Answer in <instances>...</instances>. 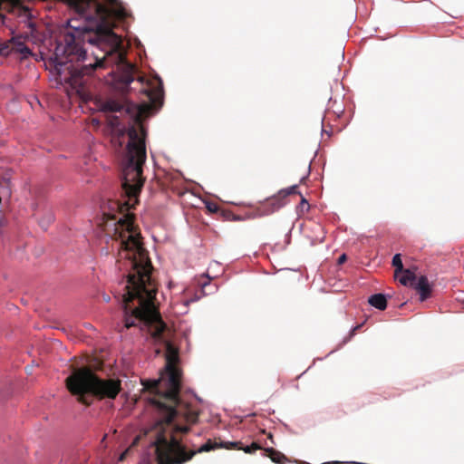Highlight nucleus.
Wrapping results in <instances>:
<instances>
[{"instance_id":"obj_1","label":"nucleus","mask_w":464,"mask_h":464,"mask_svg":"<svg viewBox=\"0 0 464 464\" xmlns=\"http://www.w3.org/2000/svg\"><path fill=\"white\" fill-rule=\"evenodd\" d=\"M140 92L148 101L135 104L126 99H107L101 102V110L106 112H125L133 119L135 125L128 129L129 141L122 161L121 188L126 197L124 201H111L109 211L103 210L99 223L102 231L111 239L119 241L121 255L128 259L131 271L128 275L126 294L123 295V325L119 330L139 326L149 328L152 336H162L166 324L154 304L157 294L156 284L151 278L152 265L140 241V234L134 225V215L130 212L139 203V196L144 186L143 166L147 159L146 136L142 125L144 118L152 110L163 103L162 82L157 85L144 82L140 76Z\"/></svg>"},{"instance_id":"obj_2","label":"nucleus","mask_w":464,"mask_h":464,"mask_svg":"<svg viewBox=\"0 0 464 464\" xmlns=\"http://www.w3.org/2000/svg\"><path fill=\"white\" fill-rule=\"evenodd\" d=\"M167 364L160 379L142 381L143 389L153 396L149 399L160 414V420L150 430L154 439L159 464H184L197 453L213 449L210 441L198 450H188L179 435L187 434L191 425L197 423L199 411L180 396L181 371L176 366L178 352L167 344Z\"/></svg>"},{"instance_id":"obj_3","label":"nucleus","mask_w":464,"mask_h":464,"mask_svg":"<svg viewBox=\"0 0 464 464\" xmlns=\"http://www.w3.org/2000/svg\"><path fill=\"white\" fill-rule=\"evenodd\" d=\"M65 383L68 391L77 397V401L86 406L93 402V398L114 400L121 391L119 379H102L89 367L74 369L66 378Z\"/></svg>"},{"instance_id":"obj_4","label":"nucleus","mask_w":464,"mask_h":464,"mask_svg":"<svg viewBox=\"0 0 464 464\" xmlns=\"http://www.w3.org/2000/svg\"><path fill=\"white\" fill-rule=\"evenodd\" d=\"M24 0H0V23L9 28L12 34L26 35L34 30L33 14L28 5L23 4Z\"/></svg>"},{"instance_id":"obj_5","label":"nucleus","mask_w":464,"mask_h":464,"mask_svg":"<svg viewBox=\"0 0 464 464\" xmlns=\"http://www.w3.org/2000/svg\"><path fill=\"white\" fill-rule=\"evenodd\" d=\"M12 53H18L23 58L32 54L30 49L20 39L13 37L9 41L0 44V56H8Z\"/></svg>"},{"instance_id":"obj_6","label":"nucleus","mask_w":464,"mask_h":464,"mask_svg":"<svg viewBox=\"0 0 464 464\" xmlns=\"http://www.w3.org/2000/svg\"><path fill=\"white\" fill-rule=\"evenodd\" d=\"M32 208L34 216L38 219L39 225L44 229H47L54 220L52 209L46 205L44 199H41L40 203L34 204Z\"/></svg>"},{"instance_id":"obj_7","label":"nucleus","mask_w":464,"mask_h":464,"mask_svg":"<svg viewBox=\"0 0 464 464\" xmlns=\"http://www.w3.org/2000/svg\"><path fill=\"white\" fill-rule=\"evenodd\" d=\"M413 287L418 291L420 294V301H425L430 296L431 294V287L428 281L427 276H421L419 277L418 281H415V284Z\"/></svg>"},{"instance_id":"obj_8","label":"nucleus","mask_w":464,"mask_h":464,"mask_svg":"<svg viewBox=\"0 0 464 464\" xmlns=\"http://www.w3.org/2000/svg\"><path fill=\"white\" fill-rule=\"evenodd\" d=\"M263 456L268 457L273 462L276 464H285L288 462L287 457L282 452L275 450L274 448H264Z\"/></svg>"},{"instance_id":"obj_9","label":"nucleus","mask_w":464,"mask_h":464,"mask_svg":"<svg viewBox=\"0 0 464 464\" xmlns=\"http://www.w3.org/2000/svg\"><path fill=\"white\" fill-rule=\"evenodd\" d=\"M369 304L379 309V310H384L387 306V300L384 295L382 294H375L369 297L368 300Z\"/></svg>"},{"instance_id":"obj_10","label":"nucleus","mask_w":464,"mask_h":464,"mask_svg":"<svg viewBox=\"0 0 464 464\" xmlns=\"http://www.w3.org/2000/svg\"><path fill=\"white\" fill-rule=\"evenodd\" d=\"M402 276L399 278V282L403 285L413 286L416 281V276L409 269L403 270Z\"/></svg>"},{"instance_id":"obj_11","label":"nucleus","mask_w":464,"mask_h":464,"mask_svg":"<svg viewBox=\"0 0 464 464\" xmlns=\"http://www.w3.org/2000/svg\"><path fill=\"white\" fill-rule=\"evenodd\" d=\"M266 205L272 207V211L277 210L285 205V198L280 197V191L266 200Z\"/></svg>"},{"instance_id":"obj_12","label":"nucleus","mask_w":464,"mask_h":464,"mask_svg":"<svg viewBox=\"0 0 464 464\" xmlns=\"http://www.w3.org/2000/svg\"><path fill=\"white\" fill-rule=\"evenodd\" d=\"M392 266L395 267V276H398L399 272H402L403 265L400 254H396L392 258Z\"/></svg>"},{"instance_id":"obj_13","label":"nucleus","mask_w":464,"mask_h":464,"mask_svg":"<svg viewBox=\"0 0 464 464\" xmlns=\"http://www.w3.org/2000/svg\"><path fill=\"white\" fill-rule=\"evenodd\" d=\"M292 194H300V192L298 190V186L297 185H294V186H291V187H289L287 188H284V189L280 190V197H283L285 198L287 196L292 195Z\"/></svg>"},{"instance_id":"obj_14","label":"nucleus","mask_w":464,"mask_h":464,"mask_svg":"<svg viewBox=\"0 0 464 464\" xmlns=\"http://www.w3.org/2000/svg\"><path fill=\"white\" fill-rule=\"evenodd\" d=\"M246 453L252 454L256 452L257 450H262L263 447L258 442H252L251 445L246 446L245 448H241Z\"/></svg>"},{"instance_id":"obj_15","label":"nucleus","mask_w":464,"mask_h":464,"mask_svg":"<svg viewBox=\"0 0 464 464\" xmlns=\"http://www.w3.org/2000/svg\"><path fill=\"white\" fill-rule=\"evenodd\" d=\"M306 208V210L309 209V204L308 202L306 201V199L304 198H302V200H301V208Z\"/></svg>"},{"instance_id":"obj_16","label":"nucleus","mask_w":464,"mask_h":464,"mask_svg":"<svg viewBox=\"0 0 464 464\" xmlns=\"http://www.w3.org/2000/svg\"><path fill=\"white\" fill-rule=\"evenodd\" d=\"M208 208L209 209V211L211 212H217L218 208L216 206V205H208Z\"/></svg>"},{"instance_id":"obj_17","label":"nucleus","mask_w":464,"mask_h":464,"mask_svg":"<svg viewBox=\"0 0 464 464\" xmlns=\"http://www.w3.org/2000/svg\"><path fill=\"white\" fill-rule=\"evenodd\" d=\"M346 260V255H342L339 258H338V263L339 264H343V262H345Z\"/></svg>"},{"instance_id":"obj_18","label":"nucleus","mask_w":464,"mask_h":464,"mask_svg":"<svg viewBox=\"0 0 464 464\" xmlns=\"http://www.w3.org/2000/svg\"><path fill=\"white\" fill-rule=\"evenodd\" d=\"M362 325L359 324V325H356L355 327H353L351 331V335H353L355 334V333L357 332V330H359V328L361 327Z\"/></svg>"},{"instance_id":"obj_19","label":"nucleus","mask_w":464,"mask_h":464,"mask_svg":"<svg viewBox=\"0 0 464 464\" xmlns=\"http://www.w3.org/2000/svg\"><path fill=\"white\" fill-rule=\"evenodd\" d=\"M267 439L270 440L271 443L272 444H275V441H274V437H273V434L272 433H268L267 434Z\"/></svg>"},{"instance_id":"obj_20","label":"nucleus","mask_w":464,"mask_h":464,"mask_svg":"<svg viewBox=\"0 0 464 464\" xmlns=\"http://www.w3.org/2000/svg\"><path fill=\"white\" fill-rule=\"evenodd\" d=\"M127 453H128V450H126L125 452H123V453L121 455V457H120V460H123V459H124V458H125V456L127 455Z\"/></svg>"},{"instance_id":"obj_21","label":"nucleus","mask_w":464,"mask_h":464,"mask_svg":"<svg viewBox=\"0 0 464 464\" xmlns=\"http://www.w3.org/2000/svg\"><path fill=\"white\" fill-rule=\"evenodd\" d=\"M200 285H201L202 288H205L206 285H208V282H200Z\"/></svg>"},{"instance_id":"obj_22","label":"nucleus","mask_w":464,"mask_h":464,"mask_svg":"<svg viewBox=\"0 0 464 464\" xmlns=\"http://www.w3.org/2000/svg\"><path fill=\"white\" fill-rule=\"evenodd\" d=\"M103 299H104L106 302H109V301H110V296H109V295H103Z\"/></svg>"}]
</instances>
